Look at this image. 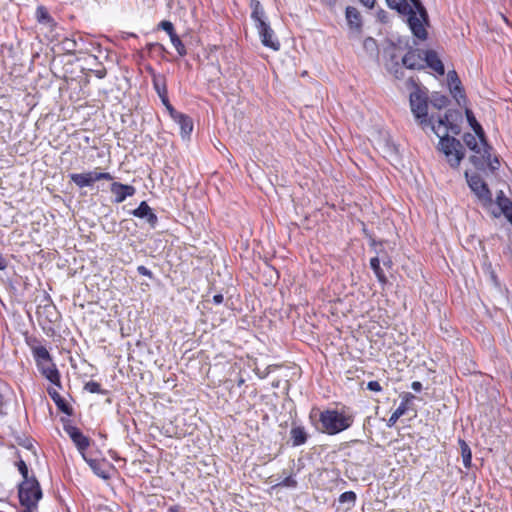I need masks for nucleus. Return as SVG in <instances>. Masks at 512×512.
I'll list each match as a JSON object with an SVG mask.
<instances>
[{
    "label": "nucleus",
    "instance_id": "1",
    "mask_svg": "<svg viewBox=\"0 0 512 512\" xmlns=\"http://www.w3.org/2000/svg\"><path fill=\"white\" fill-rule=\"evenodd\" d=\"M463 141L474 152V155L470 157V161L477 169H484L485 167H489L491 170L498 169L499 160L496 157L491 158V147L487 144L484 134L482 137H479L476 133H466L463 136Z\"/></svg>",
    "mask_w": 512,
    "mask_h": 512
},
{
    "label": "nucleus",
    "instance_id": "2",
    "mask_svg": "<svg viewBox=\"0 0 512 512\" xmlns=\"http://www.w3.org/2000/svg\"><path fill=\"white\" fill-rule=\"evenodd\" d=\"M319 421L323 432L335 435L351 427L354 418L344 411L328 409L320 413Z\"/></svg>",
    "mask_w": 512,
    "mask_h": 512
},
{
    "label": "nucleus",
    "instance_id": "3",
    "mask_svg": "<svg viewBox=\"0 0 512 512\" xmlns=\"http://www.w3.org/2000/svg\"><path fill=\"white\" fill-rule=\"evenodd\" d=\"M411 9L405 14L412 34L420 40H426L428 33L426 27L429 24L428 14L420 0H410Z\"/></svg>",
    "mask_w": 512,
    "mask_h": 512
},
{
    "label": "nucleus",
    "instance_id": "4",
    "mask_svg": "<svg viewBox=\"0 0 512 512\" xmlns=\"http://www.w3.org/2000/svg\"><path fill=\"white\" fill-rule=\"evenodd\" d=\"M42 497V491L36 479H26L19 486V500L21 505L33 509Z\"/></svg>",
    "mask_w": 512,
    "mask_h": 512
},
{
    "label": "nucleus",
    "instance_id": "5",
    "mask_svg": "<svg viewBox=\"0 0 512 512\" xmlns=\"http://www.w3.org/2000/svg\"><path fill=\"white\" fill-rule=\"evenodd\" d=\"M439 149L443 152L452 168H457L465 156L463 145L454 137L444 138L442 141H439Z\"/></svg>",
    "mask_w": 512,
    "mask_h": 512
},
{
    "label": "nucleus",
    "instance_id": "6",
    "mask_svg": "<svg viewBox=\"0 0 512 512\" xmlns=\"http://www.w3.org/2000/svg\"><path fill=\"white\" fill-rule=\"evenodd\" d=\"M410 107L413 115L420 125L427 123L428 103L427 94L420 89H416L410 94Z\"/></svg>",
    "mask_w": 512,
    "mask_h": 512
},
{
    "label": "nucleus",
    "instance_id": "7",
    "mask_svg": "<svg viewBox=\"0 0 512 512\" xmlns=\"http://www.w3.org/2000/svg\"><path fill=\"white\" fill-rule=\"evenodd\" d=\"M421 126L423 129L429 127L439 138V141H442L444 138H450L448 135L449 131H452L454 134L459 133L457 126H452L449 124L447 115L438 118L436 121L433 119V117H431L427 119V123Z\"/></svg>",
    "mask_w": 512,
    "mask_h": 512
},
{
    "label": "nucleus",
    "instance_id": "8",
    "mask_svg": "<svg viewBox=\"0 0 512 512\" xmlns=\"http://www.w3.org/2000/svg\"><path fill=\"white\" fill-rule=\"evenodd\" d=\"M71 181L79 188L91 186L99 180H112L113 177L108 172L89 171L86 173H73L70 175Z\"/></svg>",
    "mask_w": 512,
    "mask_h": 512
},
{
    "label": "nucleus",
    "instance_id": "9",
    "mask_svg": "<svg viewBox=\"0 0 512 512\" xmlns=\"http://www.w3.org/2000/svg\"><path fill=\"white\" fill-rule=\"evenodd\" d=\"M466 177L469 187L477 197L482 201L491 202V193L482 178L476 174L469 176L468 173H466Z\"/></svg>",
    "mask_w": 512,
    "mask_h": 512
},
{
    "label": "nucleus",
    "instance_id": "10",
    "mask_svg": "<svg viewBox=\"0 0 512 512\" xmlns=\"http://www.w3.org/2000/svg\"><path fill=\"white\" fill-rule=\"evenodd\" d=\"M258 34L261 38V43L274 51L280 49V42L274 35V31L271 29L269 23L261 22L256 26Z\"/></svg>",
    "mask_w": 512,
    "mask_h": 512
},
{
    "label": "nucleus",
    "instance_id": "11",
    "mask_svg": "<svg viewBox=\"0 0 512 512\" xmlns=\"http://www.w3.org/2000/svg\"><path fill=\"white\" fill-rule=\"evenodd\" d=\"M110 191L115 196L114 202L122 203L126 200V198L133 196L136 192V189L131 185L113 182L110 186Z\"/></svg>",
    "mask_w": 512,
    "mask_h": 512
},
{
    "label": "nucleus",
    "instance_id": "12",
    "mask_svg": "<svg viewBox=\"0 0 512 512\" xmlns=\"http://www.w3.org/2000/svg\"><path fill=\"white\" fill-rule=\"evenodd\" d=\"M425 52L420 50H411L402 58L403 65L408 69L424 68Z\"/></svg>",
    "mask_w": 512,
    "mask_h": 512
},
{
    "label": "nucleus",
    "instance_id": "13",
    "mask_svg": "<svg viewBox=\"0 0 512 512\" xmlns=\"http://www.w3.org/2000/svg\"><path fill=\"white\" fill-rule=\"evenodd\" d=\"M345 16L351 33L359 36L362 30V18L359 11L355 7L349 6L346 8Z\"/></svg>",
    "mask_w": 512,
    "mask_h": 512
},
{
    "label": "nucleus",
    "instance_id": "14",
    "mask_svg": "<svg viewBox=\"0 0 512 512\" xmlns=\"http://www.w3.org/2000/svg\"><path fill=\"white\" fill-rule=\"evenodd\" d=\"M68 435L75 443L77 449L79 450L82 458L86 456L85 450L89 446V439L82 434V432L76 427H69L66 429Z\"/></svg>",
    "mask_w": 512,
    "mask_h": 512
},
{
    "label": "nucleus",
    "instance_id": "15",
    "mask_svg": "<svg viewBox=\"0 0 512 512\" xmlns=\"http://www.w3.org/2000/svg\"><path fill=\"white\" fill-rule=\"evenodd\" d=\"M132 214L135 217L145 219L152 227H154L157 223V216L152 212V209L149 207V205L142 201L138 208H136Z\"/></svg>",
    "mask_w": 512,
    "mask_h": 512
},
{
    "label": "nucleus",
    "instance_id": "16",
    "mask_svg": "<svg viewBox=\"0 0 512 512\" xmlns=\"http://www.w3.org/2000/svg\"><path fill=\"white\" fill-rule=\"evenodd\" d=\"M83 459L85 462L89 465V467L92 469L95 475L102 479H108L109 473H108V464L104 460H97L88 458L87 456H84Z\"/></svg>",
    "mask_w": 512,
    "mask_h": 512
},
{
    "label": "nucleus",
    "instance_id": "17",
    "mask_svg": "<svg viewBox=\"0 0 512 512\" xmlns=\"http://www.w3.org/2000/svg\"><path fill=\"white\" fill-rule=\"evenodd\" d=\"M425 66L433 69L439 75H443L445 72L442 61L438 57L437 53L432 50L425 51L424 67Z\"/></svg>",
    "mask_w": 512,
    "mask_h": 512
},
{
    "label": "nucleus",
    "instance_id": "18",
    "mask_svg": "<svg viewBox=\"0 0 512 512\" xmlns=\"http://www.w3.org/2000/svg\"><path fill=\"white\" fill-rule=\"evenodd\" d=\"M174 121L180 126L181 134L185 137L188 136L193 130V123L190 117L180 113L176 115Z\"/></svg>",
    "mask_w": 512,
    "mask_h": 512
},
{
    "label": "nucleus",
    "instance_id": "19",
    "mask_svg": "<svg viewBox=\"0 0 512 512\" xmlns=\"http://www.w3.org/2000/svg\"><path fill=\"white\" fill-rule=\"evenodd\" d=\"M42 373L45 377L53 384H57L60 380L59 372L56 369L55 365L51 363V361L41 364Z\"/></svg>",
    "mask_w": 512,
    "mask_h": 512
},
{
    "label": "nucleus",
    "instance_id": "20",
    "mask_svg": "<svg viewBox=\"0 0 512 512\" xmlns=\"http://www.w3.org/2000/svg\"><path fill=\"white\" fill-rule=\"evenodd\" d=\"M250 7L252 9L251 18L253 19L255 26H257L261 22H266L265 12L259 1L252 0L250 3Z\"/></svg>",
    "mask_w": 512,
    "mask_h": 512
},
{
    "label": "nucleus",
    "instance_id": "21",
    "mask_svg": "<svg viewBox=\"0 0 512 512\" xmlns=\"http://www.w3.org/2000/svg\"><path fill=\"white\" fill-rule=\"evenodd\" d=\"M293 446L303 445L307 440V433L302 426L293 427L290 431Z\"/></svg>",
    "mask_w": 512,
    "mask_h": 512
},
{
    "label": "nucleus",
    "instance_id": "22",
    "mask_svg": "<svg viewBox=\"0 0 512 512\" xmlns=\"http://www.w3.org/2000/svg\"><path fill=\"white\" fill-rule=\"evenodd\" d=\"M497 204L507 219L512 220V203L507 197L504 196L502 191H500L499 195L497 196Z\"/></svg>",
    "mask_w": 512,
    "mask_h": 512
},
{
    "label": "nucleus",
    "instance_id": "23",
    "mask_svg": "<svg viewBox=\"0 0 512 512\" xmlns=\"http://www.w3.org/2000/svg\"><path fill=\"white\" fill-rule=\"evenodd\" d=\"M386 2L391 9H395L402 15H405L412 7L406 0H386Z\"/></svg>",
    "mask_w": 512,
    "mask_h": 512
},
{
    "label": "nucleus",
    "instance_id": "24",
    "mask_svg": "<svg viewBox=\"0 0 512 512\" xmlns=\"http://www.w3.org/2000/svg\"><path fill=\"white\" fill-rule=\"evenodd\" d=\"M407 412V403L405 401H402L400 405L396 408V410L392 413L390 418L387 421L388 427H393L398 419L402 417Z\"/></svg>",
    "mask_w": 512,
    "mask_h": 512
},
{
    "label": "nucleus",
    "instance_id": "25",
    "mask_svg": "<svg viewBox=\"0 0 512 512\" xmlns=\"http://www.w3.org/2000/svg\"><path fill=\"white\" fill-rule=\"evenodd\" d=\"M459 445H460V448H461V455H462L463 465L466 468H470L471 467V463H472L471 449H470L469 445L464 440L460 439L459 440Z\"/></svg>",
    "mask_w": 512,
    "mask_h": 512
},
{
    "label": "nucleus",
    "instance_id": "26",
    "mask_svg": "<svg viewBox=\"0 0 512 512\" xmlns=\"http://www.w3.org/2000/svg\"><path fill=\"white\" fill-rule=\"evenodd\" d=\"M153 87L158 94L159 97L165 96L168 94L166 80L163 76L154 75L153 77Z\"/></svg>",
    "mask_w": 512,
    "mask_h": 512
},
{
    "label": "nucleus",
    "instance_id": "27",
    "mask_svg": "<svg viewBox=\"0 0 512 512\" xmlns=\"http://www.w3.org/2000/svg\"><path fill=\"white\" fill-rule=\"evenodd\" d=\"M465 115H466L467 121H468L469 125L471 126V128L473 129L474 133H476L479 137H482L484 130L481 127V125L477 122L473 112L470 109H466Z\"/></svg>",
    "mask_w": 512,
    "mask_h": 512
},
{
    "label": "nucleus",
    "instance_id": "28",
    "mask_svg": "<svg viewBox=\"0 0 512 512\" xmlns=\"http://www.w3.org/2000/svg\"><path fill=\"white\" fill-rule=\"evenodd\" d=\"M370 267L373 270V272L375 273V275H376L377 279L379 280V282L385 283L386 282V276L384 274V271L380 267L379 258H377V257L372 258L370 260Z\"/></svg>",
    "mask_w": 512,
    "mask_h": 512
},
{
    "label": "nucleus",
    "instance_id": "29",
    "mask_svg": "<svg viewBox=\"0 0 512 512\" xmlns=\"http://www.w3.org/2000/svg\"><path fill=\"white\" fill-rule=\"evenodd\" d=\"M34 356L38 362V365L45 364L51 361L48 350L42 346L35 348Z\"/></svg>",
    "mask_w": 512,
    "mask_h": 512
},
{
    "label": "nucleus",
    "instance_id": "30",
    "mask_svg": "<svg viewBox=\"0 0 512 512\" xmlns=\"http://www.w3.org/2000/svg\"><path fill=\"white\" fill-rule=\"evenodd\" d=\"M449 89H450V93L455 98L457 103L459 105H461V101H463V102L465 101V95H464L463 89L461 87V83L458 85L457 84L451 85V86H449Z\"/></svg>",
    "mask_w": 512,
    "mask_h": 512
},
{
    "label": "nucleus",
    "instance_id": "31",
    "mask_svg": "<svg viewBox=\"0 0 512 512\" xmlns=\"http://www.w3.org/2000/svg\"><path fill=\"white\" fill-rule=\"evenodd\" d=\"M170 41L180 56L186 55L187 50L185 48V45L183 44V42L181 41L177 34L171 35Z\"/></svg>",
    "mask_w": 512,
    "mask_h": 512
},
{
    "label": "nucleus",
    "instance_id": "32",
    "mask_svg": "<svg viewBox=\"0 0 512 512\" xmlns=\"http://www.w3.org/2000/svg\"><path fill=\"white\" fill-rule=\"evenodd\" d=\"M36 18L40 23H50L52 21L47 9L44 6L37 7Z\"/></svg>",
    "mask_w": 512,
    "mask_h": 512
},
{
    "label": "nucleus",
    "instance_id": "33",
    "mask_svg": "<svg viewBox=\"0 0 512 512\" xmlns=\"http://www.w3.org/2000/svg\"><path fill=\"white\" fill-rule=\"evenodd\" d=\"M448 102H449L448 98L446 96L440 95V94L433 95L432 100H431L432 105L438 109H442V108L446 107Z\"/></svg>",
    "mask_w": 512,
    "mask_h": 512
},
{
    "label": "nucleus",
    "instance_id": "34",
    "mask_svg": "<svg viewBox=\"0 0 512 512\" xmlns=\"http://www.w3.org/2000/svg\"><path fill=\"white\" fill-rule=\"evenodd\" d=\"M297 486V481L291 475L285 477L275 484V487H286V488H295Z\"/></svg>",
    "mask_w": 512,
    "mask_h": 512
},
{
    "label": "nucleus",
    "instance_id": "35",
    "mask_svg": "<svg viewBox=\"0 0 512 512\" xmlns=\"http://www.w3.org/2000/svg\"><path fill=\"white\" fill-rule=\"evenodd\" d=\"M84 388L86 391H88L90 393L105 394V392L101 389V385L95 381H88L85 384Z\"/></svg>",
    "mask_w": 512,
    "mask_h": 512
},
{
    "label": "nucleus",
    "instance_id": "36",
    "mask_svg": "<svg viewBox=\"0 0 512 512\" xmlns=\"http://www.w3.org/2000/svg\"><path fill=\"white\" fill-rule=\"evenodd\" d=\"M356 501V494L353 491H346L342 493L339 497L340 503H346L349 502L351 504H354Z\"/></svg>",
    "mask_w": 512,
    "mask_h": 512
},
{
    "label": "nucleus",
    "instance_id": "37",
    "mask_svg": "<svg viewBox=\"0 0 512 512\" xmlns=\"http://www.w3.org/2000/svg\"><path fill=\"white\" fill-rule=\"evenodd\" d=\"M159 28L164 30L169 35V38L171 37V35L176 34L174 31V26H173L172 22H170V21H167V20L161 21L159 24Z\"/></svg>",
    "mask_w": 512,
    "mask_h": 512
},
{
    "label": "nucleus",
    "instance_id": "38",
    "mask_svg": "<svg viewBox=\"0 0 512 512\" xmlns=\"http://www.w3.org/2000/svg\"><path fill=\"white\" fill-rule=\"evenodd\" d=\"M62 45H63V49L67 52V53H73L75 52L76 50V47H77V43L75 40L73 39H65L63 42H62Z\"/></svg>",
    "mask_w": 512,
    "mask_h": 512
},
{
    "label": "nucleus",
    "instance_id": "39",
    "mask_svg": "<svg viewBox=\"0 0 512 512\" xmlns=\"http://www.w3.org/2000/svg\"><path fill=\"white\" fill-rule=\"evenodd\" d=\"M447 80H448V84L449 86L451 85H454V84H460V80L458 78V75L455 71H449L448 74H447Z\"/></svg>",
    "mask_w": 512,
    "mask_h": 512
},
{
    "label": "nucleus",
    "instance_id": "40",
    "mask_svg": "<svg viewBox=\"0 0 512 512\" xmlns=\"http://www.w3.org/2000/svg\"><path fill=\"white\" fill-rule=\"evenodd\" d=\"M17 466H18V470L21 473V475L23 476L24 480L29 479L28 478V468H27V465L25 464V462L23 460H20L18 462Z\"/></svg>",
    "mask_w": 512,
    "mask_h": 512
},
{
    "label": "nucleus",
    "instance_id": "41",
    "mask_svg": "<svg viewBox=\"0 0 512 512\" xmlns=\"http://www.w3.org/2000/svg\"><path fill=\"white\" fill-rule=\"evenodd\" d=\"M367 389L374 392H379L382 390V387L378 381H370L367 384Z\"/></svg>",
    "mask_w": 512,
    "mask_h": 512
},
{
    "label": "nucleus",
    "instance_id": "42",
    "mask_svg": "<svg viewBox=\"0 0 512 512\" xmlns=\"http://www.w3.org/2000/svg\"><path fill=\"white\" fill-rule=\"evenodd\" d=\"M137 271L140 275L147 276L149 278L152 277V272L145 266L141 265L137 267Z\"/></svg>",
    "mask_w": 512,
    "mask_h": 512
},
{
    "label": "nucleus",
    "instance_id": "43",
    "mask_svg": "<svg viewBox=\"0 0 512 512\" xmlns=\"http://www.w3.org/2000/svg\"><path fill=\"white\" fill-rule=\"evenodd\" d=\"M166 109L168 110L170 116L172 117V119L174 120L176 118V115H179L180 112L176 111L173 106L171 105V103L166 107Z\"/></svg>",
    "mask_w": 512,
    "mask_h": 512
},
{
    "label": "nucleus",
    "instance_id": "44",
    "mask_svg": "<svg viewBox=\"0 0 512 512\" xmlns=\"http://www.w3.org/2000/svg\"><path fill=\"white\" fill-rule=\"evenodd\" d=\"M223 300H224V297L222 294H216L213 296V302L216 305L221 304L223 302Z\"/></svg>",
    "mask_w": 512,
    "mask_h": 512
},
{
    "label": "nucleus",
    "instance_id": "45",
    "mask_svg": "<svg viewBox=\"0 0 512 512\" xmlns=\"http://www.w3.org/2000/svg\"><path fill=\"white\" fill-rule=\"evenodd\" d=\"M411 388L416 392H420L422 389V384L419 381H414L411 384Z\"/></svg>",
    "mask_w": 512,
    "mask_h": 512
},
{
    "label": "nucleus",
    "instance_id": "46",
    "mask_svg": "<svg viewBox=\"0 0 512 512\" xmlns=\"http://www.w3.org/2000/svg\"><path fill=\"white\" fill-rule=\"evenodd\" d=\"M364 6L368 8H373L375 4V0H359Z\"/></svg>",
    "mask_w": 512,
    "mask_h": 512
},
{
    "label": "nucleus",
    "instance_id": "47",
    "mask_svg": "<svg viewBox=\"0 0 512 512\" xmlns=\"http://www.w3.org/2000/svg\"><path fill=\"white\" fill-rule=\"evenodd\" d=\"M161 99V102L162 104L167 107L169 104H170V101L168 99V94H166L165 96H161L159 97Z\"/></svg>",
    "mask_w": 512,
    "mask_h": 512
},
{
    "label": "nucleus",
    "instance_id": "48",
    "mask_svg": "<svg viewBox=\"0 0 512 512\" xmlns=\"http://www.w3.org/2000/svg\"><path fill=\"white\" fill-rule=\"evenodd\" d=\"M167 512H184L179 506H171L168 508Z\"/></svg>",
    "mask_w": 512,
    "mask_h": 512
},
{
    "label": "nucleus",
    "instance_id": "49",
    "mask_svg": "<svg viewBox=\"0 0 512 512\" xmlns=\"http://www.w3.org/2000/svg\"><path fill=\"white\" fill-rule=\"evenodd\" d=\"M7 266L6 264V260L2 257V255L0 254V270H3L5 269Z\"/></svg>",
    "mask_w": 512,
    "mask_h": 512
},
{
    "label": "nucleus",
    "instance_id": "50",
    "mask_svg": "<svg viewBox=\"0 0 512 512\" xmlns=\"http://www.w3.org/2000/svg\"><path fill=\"white\" fill-rule=\"evenodd\" d=\"M370 43H374V40L372 38H367L365 40V46H368Z\"/></svg>",
    "mask_w": 512,
    "mask_h": 512
},
{
    "label": "nucleus",
    "instance_id": "51",
    "mask_svg": "<svg viewBox=\"0 0 512 512\" xmlns=\"http://www.w3.org/2000/svg\"><path fill=\"white\" fill-rule=\"evenodd\" d=\"M52 397H53V399L55 400L56 404H57V405H58V406H59L63 411L67 412V410H66L63 406H61V405H60L59 401H57L53 395H52Z\"/></svg>",
    "mask_w": 512,
    "mask_h": 512
},
{
    "label": "nucleus",
    "instance_id": "52",
    "mask_svg": "<svg viewBox=\"0 0 512 512\" xmlns=\"http://www.w3.org/2000/svg\"><path fill=\"white\" fill-rule=\"evenodd\" d=\"M322 1L328 5H333L335 3V0H322Z\"/></svg>",
    "mask_w": 512,
    "mask_h": 512
},
{
    "label": "nucleus",
    "instance_id": "53",
    "mask_svg": "<svg viewBox=\"0 0 512 512\" xmlns=\"http://www.w3.org/2000/svg\"><path fill=\"white\" fill-rule=\"evenodd\" d=\"M2 403H3V397H2V395L0 394V407L2 406Z\"/></svg>",
    "mask_w": 512,
    "mask_h": 512
},
{
    "label": "nucleus",
    "instance_id": "54",
    "mask_svg": "<svg viewBox=\"0 0 512 512\" xmlns=\"http://www.w3.org/2000/svg\"><path fill=\"white\" fill-rule=\"evenodd\" d=\"M395 76L396 78H400V76L398 75V70H395Z\"/></svg>",
    "mask_w": 512,
    "mask_h": 512
},
{
    "label": "nucleus",
    "instance_id": "55",
    "mask_svg": "<svg viewBox=\"0 0 512 512\" xmlns=\"http://www.w3.org/2000/svg\"><path fill=\"white\" fill-rule=\"evenodd\" d=\"M32 509L26 508L23 512H31Z\"/></svg>",
    "mask_w": 512,
    "mask_h": 512
},
{
    "label": "nucleus",
    "instance_id": "56",
    "mask_svg": "<svg viewBox=\"0 0 512 512\" xmlns=\"http://www.w3.org/2000/svg\"><path fill=\"white\" fill-rule=\"evenodd\" d=\"M509 222L512 224V220H509Z\"/></svg>",
    "mask_w": 512,
    "mask_h": 512
}]
</instances>
